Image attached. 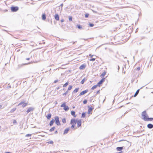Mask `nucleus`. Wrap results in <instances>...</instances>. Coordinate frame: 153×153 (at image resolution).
I'll return each instance as SVG.
<instances>
[{
    "label": "nucleus",
    "mask_w": 153,
    "mask_h": 153,
    "mask_svg": "<svg viewBox=\"0 0 153 153\" xmlns=\"http://www.w3.org/2000/svg\"><path fill=\"white\" fill-rule=\"evenodd\" d=\"M63 6V4H61L60 5V6L61 7V10H60V11H61L62 10V7Z\"/></svg>",
    "instance_id": "obj_38"
},
{
    "label": "nucleus",
    "mask_w": 153,
    "mask_h": 153,
    "mask_svg": "<svg viewBox=\"0 0 153 153\" xmlns=\"http://www.w3.org/2000/svg\"><path fill=\"white\" fill-rule=\"evenodd\" d=\"M72 126H71V128H73L74 127V125L72 124Z\"/></svg>",
    "instance_id": "obj_46"
},
{
    "label": "nucleus",
    "mask_w": 153,
    "mask_h": 153,
    "mask_svg": "<svg viewBox=\"0 0 153 153\" xmlns=\"http://www.w3.org/2000/svg\"><path fill=\"white\" fill-rule=\"evenodd\" d=\"M106 74V72L104 71L103 72L102 74L100 75V76L101 78H103Z\"/></svg>",
    "instance_id": "obj_17"
},
{
    "label": "nucleus",
    "mask_w": 153,
    "mask_h": 153,
    "mask_svg": "<svg viewBox=\"0 0 153 153\" xmlns=\"http://www.w3.org/2000/svg\"><path fill=\"white\" fill-rule=\"evenodd\" d=\"M88 16V14H86L85 15V18H87Z\"/></svg>",
    "instance_id": "obj_44"
},
{
    "label": "nucleus",
    "mask_w": 153,
    "mask_h": 153,
    "mask_svg": "<svg viewBox=\"0 0 153 153\" xmlns=\"http://www.w3.org/2000/svg\"><path fill=\"white\" fill-rule=\"evenodd\" d=\"M59 7V9H60V7Z\"/></svg>",
    "instance_id": "obj_59"
},
{
    "label": "nucleus",
    "mask_w": 153,
    "mask_h": 153,
    "mask_svg": "<svg viewBox=\"0 0 153 153\" xmlns=\"http://www.w3.org/2000/svg\"><path fill=\"white\" fill-rule=\"evenodd\" d=\"M89 56H90L91 57H92L93 56V55H91V54H90L89 55Z\"/></svg>",
    "instance_id": "obj_50"
},
{
    "label": "nucleus",
    "mask_w": 153,
    "mask_h": 153,
    "mask_svg": "<svg viewBox=\"0 0 153 153\" xmlns=\"http://www.w3.org/2000/svg\"><path fill=\"white\" fill-rule=\"evenodd\" d=\"M48 143H49L51 144H52L53 143V141L52 140L50 141Z\"/></svg>",
    "instance_id": "obj_42"
},
{
    "label": "nucleus",
    "mask_w": 153,
    "mask_h": 153,
    "mask_svg": "<svg viewBox=\"0 0 153 153\" xmlns=\"http://www.w3.org/2000/svg\"><path fill=\"white\" fill-rule=\"evenodd\" d=\"M34 109V108L32 107H30L26 111V112H27V114L29 112H30L31 111H32Z\"/></svg>",
    "instance_id": "obj_9"
},
{
    "label": "nucleus",
    "mask_w": 153,
    "mask_h": 153,
    "mask_svg": "<svg viewBox=\"0 0 153 153\" xmlns=\"http://www.w3.org/2000/svg\"><path fill=\"white\" fill-rule=\"evenodd\" d=\"M68 91H67L65 93H64V94H62V95L63 96L64 95H66L68 93Z\"/></svg>",
    "instance_id": "obj_39"
},
{
    "label": "nucleus",
    "mask_w": 153,
    "mask_h": 153,
    "mask_svg": "<svg viewBox=\"0 0 153 153\" xmlns=\"http://www.w3.org/2000/svg\"><path fill=\"white\" fill-rule=\"evenodd\" d=\"M11 8L12 12H16L19 9V8L17 7H12Z\"/></svg>",
    "instance_id": "obj_3"
},
{
    "label": "nucleus",
    "mask_w": 153,
    "mask_h": 153,
    "mask_svg": "<svg viewBox=\"0 0 153 153\" xmlns=\"http://www.w3.org/2000/svg\"><path fill=\"white\" fill-rule=\"evenodd\" d=\"M100 90H99L98 91H97V94H99V93H100Z\"/></svg>",
    "instance_id": "obj_48"
},
{
    "label": "nucleus",
    "mask_w": 153,
    "mask_h": 153,
    "mask_svg": "<svg viewBox=\"0 0 153 153\" xmlns=\"http://www.w3.org/2000/svg\"><path fill=\"white\" fill-rule=\"evenodd\" d=\"M87 100H84L83 101V103L84 104H85L87 103Z\"/></svg>",
    "instance_id": "obj_37"
},
{
    "label": "nucleus",
    "mask_w": 153,
    "mask_h": 153,
    "mask_svg": "<svg viewBox=\"0 0 153 153\" xmlns=\"http://www.w3.org/2000/svg\"><path fill=\"white\" fill-rule=\"evenodd\" d=\"M86 65L85 64H83L81 65L79 67V69L80 70H83L86 67Z\"/></svg>",
    "instance_id": "obj_7"
},
{
    "label": "nucleus",
    "mask_w": 153,
    "mask_h": 153,
    "mask_svg": "<svg viewBox=\"0 0 153 153\" xmlns=\"http://www.w3.org/2000/svg\"><path fill=\"white\" fill-rule=\"evenodd\" d=\"M97 87V85H94L91 88V90H94Z\"/></svg>",
    "instance_id": "obj_27"
},
{
    "label": "nucleus",
    "mask_w": 153,
    "mask_h": 153,
    "mask_svg": "<svg viewBox=\"0 0 153 153\" xmlns=\"http://www.w3.org/2000/svg\"><path fill=\"white\" fill-rule=\"evenodd\" d=\"M26 59L27 60H28L30 59V58H27Z\"/></svg>",
    "instance_id": "obj_53"
},
{
    "label": "nucleus",
    "mask_w": 153,
    "mask_h": 153,
    "mask_svg": "<svg viewBox=\"0 0 153 153\" xmlns=\"http://www.w3.org/2000/svg\"><path fill=\"white\" fill-rule=\"evenodd\" d=\"M105 78H102L97 84V85L100 86V85L104 82L105 80Z\"/></svg>",
    "instance_id": "obj_4"
},
{
    "label": "nucleus",
    "mask_w": 153,
    "mask_h": 153,
    "mask_svg": "<svg viewBox=\"0 0 153 153\" xmlns=\"http://www.w3.org/2000/svg\"><path fill=\"white\" fill-rule=\"evenodd\" d=\"M31 136V134H27L25 136L27 137H29Z\"/></svg>",
    "instance_id": "obj_40"
},
{
    "label": "nucleus",
    "mask_w": 153,
    "mask_h": 153,
    "mask_svg": "<svg viewBox=\"0 0 153 153\" xmlns=\"http://www.w3.org/2000/svg\"><path fill=\"white\" fill-rule=\"evenodd\" d=\"M147 127L148 128L151 129L153 128V125L151 124H149L147 125Z\"/></svg>",
    "instance_id": "obj_13"
},
{
    "label": "nucleus",
    "mask_w": 153,
    "mask_h": 153,
    "mask_svg": "<svg viewBox=\"0 0 153 153\" xmlns=\"http://www.w3.org/2000/svg\"><path fill=\"white\" fill-rule=\"evenodd\" d=\"M81 122H82V120L81 119H79V120H77V124L78 127H80L81 126Z\"/></svg>",
    "instance_id": "obj_8"
},
{
    "label": "nucleus",
    "mask_w": 153,
    "mask_h": 153,
    "mask_svg": "<svg viewBox=\"0 0 153 153\" xmlns=\"http://www.w3.org/2000/svg\"><path fill=\"white\" fill-rule=\"evenodd\" d=\"M5 153H12L9 152H5Z\"/></svg>",
    "instance_id": "obj_55"
},
{
    "label": "nucleus",
    "mask_w": 153,
    "mask_h": 153,
    "mask_svg": "<svg viewBox=\"0 0 153 153\" xmlns=\"http://www.w3.org/2000/svg\"><path fill=\"white\" fill-rule=\"evenodd\" d=\"M138 71H139L140 70V67H138L136 69Z\"/></svg>",
    "instance_id": "obj_45"
},
{
    "label": "nucleus",
    "mask_w": 153,
    "mask_h": 153,
    "mask_svg": "<svg viewBox=\"0 0 153 153\" xmlns=\"http://www.w3.org/2000/svg\"><path fill=\"white\" fill-rule=\"evenodd\" d=\"M55 129V127H52L51 129H50L49 131H50L51 132L53 131Z\"/></svg>",
    "instance_id": "obj_29"
},
{
    "label": "nucleus",
    "mask_w": 153,
    "mask_h": 153,
    "mask_svg": "<svg viewBox=\"0 0 153 153\" xmlns=\"http://www.w3.org/2000/svg\"><path fill=\"white\" fill-rule=\"evenodd\" d=\"M66 106V104L65 103H64L62 104L61 105V107H65Z\"/></svg>",
    "instance_id": "obj_28"
},
{
    "label": "nucleus",
    "mask_w": 153,
    "mask_h": 153,
    "mask_svg": "<svg viewBox=\"0 0 153 153\" xmlns=\"http://www.w3.org/2000/svg\"><path fill=\"white\" fill-rule=\"evenodd\" d=\"M30 62H29V63L28 64H22L21 65H18V66L19 67H21L22 66H23V65H27V64H30Z\"/></svg>",
    "instance_id": "obj_33"
},
{
    "label": "nucleus",
    "mask_w": 153,
    "mask_h": 153,
    "mask_svg": "<svg viewBox=\"0 0 153 153\" xmlns=\"http://www.w3.org/2000/svg\"><path fill=\"white\" fill-rule=\"evenodd\" d=\"M62 121L63 123H66V120L65 118H63L62 120Z\"/></svg>",
    "instance_id": "obj_34"
},
{
    "label": "nucleus",
    "mask_w": 153,
    "mask_h": 153,
    "mask_svg": "<svg viewBox=\"0 0 153 153\" xmlns=\"http://www.w3.org/2000/svg\"><path fill=\"white\" fill-rule=\"evenodd\" d=\"M69 128H67V129H65L64 131L63 134H66L68 133V131H69Z\"/></svg>",
    "instance_id": "obj_15"
},
{
    "label": "nucleus",
    "mask_w": 153,
    "mask_h": 153,
    "mask_svg": "<svg viewBox=\"0 0 153 153\" xmlns=\"http://www.w3.org/2000/svg\"><path fill=\"white\" fill-rule=\"evenodd\" d=\"M77 120L73 119H72L71 120V124L75 125L76 123Z\"/></svg>",
    "instance_id": "obj_5"
},
{
    "label": "nucleus",
    "mask_w": 153,
    "mask_h": 153,
    "mask_svg": "<svg viewBox=\"0 0 153 153\" xmlns=\"http://www.w3.org/2000/svg\"><path fill=\"white\" fill-rule=\"evenodd\" d=\"M139 91H140L139 89H138L137 90V91H136V93H135V94L134 95V97H135L137 95V94H138L139 92Z\"/></svg>",
    "instance_id": "obj_21"
},
{
    "label": "nucleus",
    "mask_w": 153,
    "mask_h": 153,
    "mask_svg": "<svg viewBox=\"0 0 153 153\" xmlns=\"http://www.w3.org/2000/svg\"><path fill=\"white\" fill-rule=\"evenodd\" d=\"M90 61H94L95 60V58H92L90 59Z\"/></svg>",
    "instance_id": "obj_41"
},
{
    "label": "nucleus",
    "mask_w": 153,
    "mask_h": 153,
    "mask_svg": "<svg viewBox=\"0 0 153 153\" xmlns=\"http://www.w3.org/2000/svg\"><path fill=\"white\" fill-rule=\"evenodd\" d=\"M64 109L65 110V111H67L69 109V107L68 106L66 105L64 108Z\"/></svg>",
    "instance_id": "obj_19"
},
{
    "label": "nucleus",
    "mask_w": 153,
    "mask_h": 153,
    "mask_svg": "<svg viewBox=\"0 0 153 153\" xmlns=\"http://www.w3.org/2000/svg\"><path fill=\"white\" fill-rule=\"evenodd\" d=\"M75 112L74 111H71V114L74 116V117H76V115H75Z\"/></svg>",
    "instance_id": "obj_22"
},
{
    "label": "nucleus",
    "mask_w": 153,
    "mask_h": 153,
    "mask_svg": "<svg viewBox=\"0 0 153 153\" xmlns=\"http://www.w3.org/2000/svg\"><path fill=\"white\" fill-rule=\"evenodd\" d=\"M54 17L55 19L57 21H58L59 20V17L58 14H56L55 15Z\"/></svg>",
    "instance_id": "obj_11"
},
{
    "label": "nucleus",
    "mask_w": 153,
    "mask_h": 153,
    "mask_svg": "<svg viewBox=\"0 0 153 153\" xmlns=\"http://www.w3.org/2000/svg\"><path fill=\"white\" fill-rule=\"evenodd\" d=\"M79 90V88H76L73 91V93L77 92Z\"/></svg>",
    "instance_id": "obj_23"
},
{
    "label": "nucleus",
    "mask_w": 153,
    "mask_h": 153,
    "mask_svg": "<svg viewBox=\"0 0 153 153\" xmlns=\"http://www.w3.org/2000/svg\"><path fill=\"white\" fill-rule=\"evenodd\" d=\"M152 120H153V118H149V117H148L146 121H151Z\"/></svg>",
    "instance_id": "obj_26"
},
{
    "label": "nucleus",
    "mask_w": 153,
    "mask_h": 153,
    "mask_svg": "<svg viewBox=\"0 0 153 153\" xmlns=\"http://www.w3.org/2000/svg\"><path fill=\"white\" fill-rule=\"evenodd\" d=\"M58 82V80H56L54 81V83H56Z\"/></svg>",
    "instance_id": "obj_47"
},
{
    "label": "nucleus",
    "mask_w": 153,
    "mask_h": 153,
    "mask_svg": "<svg viewBox=\"0 0 153 153\" xmlns=\"http://www.w3.org/2000/svg\"><path fill=\"white\" fill-rule=\"evenodd\" d=\"M85 116V113H83L82 114V118H84Z\"/></svg>",
    "instance_id": "obj_30"
},
{
    "label": "nucleus",
    "mask_w": 153,
    "mask_h": 153,
    "mask_svg": "<svg viewBox=\"0 0 153 153\" xmlns=\"http://www.w3.org/2000/svg\"><path fill=\"white\" fill-rule=\"evenodd\" d=\"M55 123L57 125L59 126L60 125V123L59 121V118L57 116H56L55 117Z\"/></svg>",
    "instance_id": "obj_2"
},
{
    "label": "nucleus",
    "mask_w": 153,
    "mask_h": 153,
    "mask_svg": "<svg viewBox=\"0 0 153 153\" xmlns=\"http://www.w3.org/2000/svg\"><path fill=\"white\" fill-rule=\"evenodd\" d=\"M16 110V108H13L11 110V111L10 112H13L14 111H15Z\"/></svg>",
    "instance_id": "obj_36"
},
{
    "label": "nucleus",
    "mask_w": 153,
    "mask_h": 153,
    "mask_svg": "<svg viewBox=\"0 0 153 153\" xmlns=\"http://www.w3.org/2000/svg\"><path fill=\"white\" fill-rule=\"evenodd\" d=\"M46 18L45 15V14H43L42 15V19L43 20H45Z\"/></svg>",
    "instance_id": "obj_20"
},
{
    "label": "nucleus",
    "mask_w": 153,
    "mask_h": 153,
    "mask_svg": "<svg viewBox=\"0 0 153 153\" xmlns=\"http://www.w3.org/2000/svg\"><path fill=\"white\" fill-rule=\"evenodd\" d=\"M64 19H61V22H64Z\"/></svg>",
    "instance_id": "obj_49"
},
{
    "label": "nucleus",
    "mask_w": 153,
    "mask_h": 153,
    "mask_svg": "<svg viewBox=\"0 0 153 153\" xmlns=\"http://www.w3.org/2000/svg\"><path fill=\"white\" fill-rule=\"evenodd\" d=\"M1 107H2L1 105H0V109L1 108Z\"/></svg>",
    "instance_id": "obj_56"
},
{
    "label": "nucleus",
    "mask_w": 153,
    "mask_h": 153,
    "mask_svg": "<svg viewBox=\"0 0 153 153\" xmlns=\"http://www.w3.org/2000/svg\"><path fill=\"white\" fill-rule=\"evenodd\" d=\"M75 42H74L73 44H74Z\"/></svg>",
    "instance_id": "obj_57"
},
{
    "label": "nucleus",
    "mask_w": 153,
    "mask_h": 153,
    "mask_svg": "<svg viewBox=\"0 0 153 153\" xmlns=\"http://www.w3.org/2000/svg\"><path fill=\"white\" fill-rule=\"evenodd\" d=\"M9 88H11V86H9Z\"/></svg>",
    "instance_id": "obj_58"
},
{
    "label": "nucleus",
    "mask_w": 153,
    "mask_h": 153,
    "mask_svg": "<svg viewBox=\"0 0 153 153\" xmlns=\"http://www.w3.org/2000/svg\"><path fill=\"white\" fill-rule=\"evenodd\" d=\"M16 123V122L15 120H14L13 121V123Z\"/></svg>",
    "instance_id": "obj_51"
},
{
    "label": "nucleus",
    "mask_w": 153,
    "mask_h": 153,
    "mask_svg": "<svg viewBox=\"0 0 153 153\" xmlns=\"http://www.w3.org/2000/svg\"><path fill=\"white\" fill-rule=\"evenodd\" d=\"M123 149V147H118L116 148V149L118 151H121Z\"/></svg>",
    "instance_id": "obj_12"
},
{
    "label": "nucleus",
    "mask_w": 153,
    "mask_h": 153,
    "mask_svg": "<svg viewBox=\"0 0 153 153\" xmlns=\"http://www.w3.org/2000/svg\"><path fill=\"white\" fill-rule=\"evenodd\" d=\"M55 122V120L54 119H52V120L50 122V126H51L53 125V123Z\"/></svg>",
    "instance_id": "obj_14"
},
{
    "label": "nucleus",
    "mask_w": 153,
    "mask_h": 153,
    "mask_svg": "<svg viewBox=\"0 0 153 153\" xmlns=\"http://www.w3.org/2000/svg\"><path fill=\"white\" fill-rule=\"evenodd\" d=\"M86 80H87V79L86 78H84L82 79V80L81 81V82H80L81 84H83L84 83L85 81H86Z\"/></svg>",
    "instance_id": "obj_18"
},
{
    "label": "nucleus",
    "mask_w": 153,
    "mask_h": 153,
    "mask_svg": "<svg viewBox=\"0 0 153 153\" xmlns=\"http://www.w3.org/2000/svg\"><path fill=\"white\" fill-rule=\"evenodd\" d=\"M142 116L143 117V119L145 121H147V119L148 118V116L147 114L146 113V111H144L142 113Z\"/></svg>",
    "instance_id": "obj_1"
},
{
    "label": "nucleus",
    "mask_w": 153,
    "mask_h": 153,
    "mask_svg": "<svg viewBox=\"0 0 153 153\" xmlns=\"http://www.w3.org/2000/svg\"><path fill=\"white\" fill-rule=\"evenodd\" d=\"M88 91V90H87L84 91H82V92H81L80 93L79 96H81V95H84V94H85L87 93Z\"/></svg>",
    "instance_id": "obj_10"
},
{
    "label": "nucleus",
    "mask_w": 153,
    "mask_h": 153,
    "mask_svg": "<svg viewBox=\"0 0 153 153\" xmlns=\"http://www.w3.org/2000/svg\"><path fill=\"white\" fill-rule=\"evenodd\" d=\"M89 26H90V27H92L94 26V25L90 23Z\"/></svg>",
    "instance_id": "obj_43"
},
{
    "label": "nucleus",
    "mask_w": 153,
    "mask_h": 153,
    "mask_svg": "<svg viewBox=\"0 0 153 153\" xmlns=\"http://www.w3.org/2000/svg\"><path fill=\"white\" fill-rule=\"evenodd\" d=\"M58 132L57 131H56L55 132V133L56 134Z\"/></svg>",
    "instance_id": "obj_54"
},
{
    "label": "nucleus",
    "mask_w": 153,
    "mask_h": 153,
    "mask_svg": "<svg viewBox=\"0 0 153 153\" xmlns=\"http://www.w3.org/2000/svg\"><path fill=\"white\" fill-rule=\"evenodd\" d=\"M68 84V82H67L65 83L63 85V87H66Z\"/></svg>",
    "instance_id": "obj_31"
},
{
    "label": "nucleus",
    "mask_w": 153,
    "mask_h": 153,
    "mask_svg": "<svg viewBox=\"0 0 153 153\" xmlns=\"http://www.w3.org/2000/svg\"><path fill=\"white\" fill-rule=\"evenodd\" d=\"M77 27L80 30H81L82 29V26L81 25H77Z\"/></svg>",
    "instance_id": "obj_24"
},
{
    "label": "nucleus",
    "mask_w": 153,
    "mask_h": 153,
    "mask_svg": "<svg viewBox=\"0 0 153 153\" xmlns=\"http://www.w3.org/2000/svg\"><path fill=\"white\" fill-rule=\"evenodd\" d=\"M46 117H47V119L48 120H49L51 117V114L50 113L48 114L47 116H46Z\"/></svg>",
    "instance_id": "obj_16"
},
{
    "label": "nucleus",
    "mask_w": 153,
    "mask_h": 153,
    "mask_svg": "<svg viewBox=\"0 0 153 153\" xmlns=\"http://www.w3.org/2000/svg\"><path fill=\"white\" fill-rule=\"evenodd\" d=\"M72 88V86L71 85H70L69 86L68 88V90H71Z\"/></svg>",
    "instance_id": "obj_32"
},
{
    "label": "nucleus",
    "mask_w": 153,
    "mask_h": 153,
    "mask_svg": "<svg viewBox=\"0 0 153 153\" xmlns=\"http://www.w3.org/2000/svg\"><path fill=\"white\" fill-rule=\"evenodd\" d=\"M22 105V107L23 108L25 107L27 105V103H24L23 102H21L18 105Z\"/></svg>",
    "instance_id": "obj_6"
},
{
    "label": "nucleus",
    "mask_w": 153,
    "mask_h": 153,
    "mask_svg": "<svg viewBox=\"0 0 153 153\" xmlns=\"http://www.w3.org/2000/svg\"><path fill=\"white\" fill-rule=\"evenodd\" d=\"M92 108H91V107L90 108L88 109V113L90 114V111H92Z\"/></svg>",
    "instance_id": "obj_25"
},
{
    "label": "nucleus",
    "mask_w": 153,
    "mask_h": 153,
    "mask_svg": "<svg viewBox=\"0 0 153 153\" xmlns=\"http://www.w3.org/2000/svg\"><path fill=\"white\" fill-rule=\"evenodd\" d=\"M69 20L70 21H72V18L71 16H69Z\"/></svg>",
    "instance_id": "obj_35"
},
{
    "label": "nucleus",
    "mask_w": 153,
    "mask_h": 153,
    "mask_svg": "<svg viewBox=\"0 0 153 153\" xmlns=\"http://www.w3.org/2000/svg\"><path fill=\"white\" fill-rule=\"evenodd\" d=\"M59 87H57L56 88V89L57 90H59Z\"/></svg>",
    "instance_id": "obj_52"
}]
</instances>
